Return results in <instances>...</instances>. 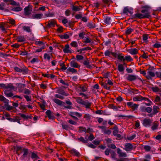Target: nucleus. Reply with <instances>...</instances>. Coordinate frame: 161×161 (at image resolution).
Segmentation results:
<instances>
[{
	"instance_id": "1",
	"label": "nucleus",
	"mask_w": 161,
	"mask_h": 161,
	"mask_svg": "<svg viewBox=\"0 0 161 161\" xmlns=\"http://www.w3.org/2000/svg\"><path fill=\"white\" fill-rule=\"evenodd\" d=\"M150 7L148 6H145L143 9L142 10L141 12L143 14L140 13H136L135 14L133 17L135 18H148L150 16V12L149 10L150 9Z\"/></svg>"
},
{
	"instance_id": "2",
	"label": "nucleus",
	"mask_w": 161,
	"mask_h": 161,
	"mask_svg": "<svg viewBox=\"0 0 161 161\" xmlns=\"http://www.w3.org/2000/svg\"><path fill=\"white\" fill-rule=\"evenodd\" d=\"M127 79L130 81H134L137 79H138L142 81V80L141 77L136 75H129L127 77Z\"/></svg>"
},
{
	"instance_id": "3",
	"label": "nucleus",
	"mask_w": 161,
	"mask_h": 161,
	"mask_svg": "<svg viewBox=\"0 0 161 161\" xmlns=\"http://www.w3.org/2000/svg\"><path fill=\"white\" fill-rule=\"evenodd\" d=\"M69 114L75 120H78V118L76 116L80 117L82 116L81 114L77 112H70L69 113Z\"/></svg>"
},
{
	"instance_id": "4",
	"label": "nucleus",
	"mask_w": 161,
	"mask_h": 161,
	"mask_svg": "<svg viewBox=\"0 0 161 161\" xmlns=\"http://www.w3.org/2000/svg\"><path fill=\"white\" fill-rule=\"evenodd\" d=\"M14 69L15 71L19 72H22L24 74L28 72V69L27 68L25 67L20 68L16 67H14Z\"/></svg>"
},
{
	"instance_id": "5",
	"label": "nucleus",
	"mask_w": 161,
	"mask_h": 161,
	"mask_svg": "<svg viewBox=\"0 0 161 161\" xmlns=\"http://www.w3.org/2000/svg\"><path fill=\"white\" fill-rule=\"evenodd\" d=\"M127 104L128 106L134 110H136L137 109L138 106V104L133 103L132 102H127Z\"/></svg>"
},
{
	"instance_id": "6",
	"label": "nucleus",
	"mask_w": 161,
	"mask_h": 161,
	"mask_svg": "<svg viewBox=\"0 0 161 161\" xmlns=\"http://www.w3.org/2000/svg\"><path fill=\"white\" fill-rule=\"evenodd\" d=\"M151 121L150 119H145L142 122L144 126L146 127H149L151 125Z\"/></svg>"
},
{
	"instance_id": "7",
	"label": "nucleus",
	"mask_w": 161,
	"mask_h": 161,
	"mask_svg": "<svg viewBox=\"0 0 161 161\" xmlns=\"http://www.w3.org/2000/svg\"><path fill=\"white\" fill-rule=\"evenodd\" d=\"M125 147L126 150H135L136 146L132 145L130 143H126L125 144Z\"/></svg>"
},
{
	"instance_id": "8",
	"label": "nucleus",
	"mask_w": 161,
	"mask_h": 161,
	"mask_svg": "<svg viewBox=\"0 0 161 161\" xmlns=\"http://www.w3.org/2000/svg\"><path fill=\"white\" fill-rule=\"evenodd\" d=\"M76 89L79 92H85L87 90V88L85 86L80 85L77 86Z\"/></svg>"
},
{
	"instance_id": "9",
	"label": "nucleus",
	"mask_w": 161,
	"mask_h": 161,
	"mask_svg": "<svg viewBox=\"0 0 161 161\" xmlns=\"http://www.w3.org/2000/svg\"><path fill=\"white\" fill-rule=\"evenodd\" d=\"M19 92H22L23 89L25 87V85L21 83H16V84Z\"/></svg>"
},
{
	"instance_id": "10",
	"label": "nucleus",
	"mask_w": 161,
	"mask_h": 161,
	"mask_svg": "<svg viewBox=\"0 0 161 161\" xmlns=\"http://www.w3.org/2000/svg\"><path fill=\"white\" fill-rule=\"evenodd\" d=\"M148 75H146V77L148 79H151V77H153L155 76V74L152 71L149 70L147 72Z\"/></svg>"
},
{
	"instance_id": "11",
	"label": "nucleus",
	"mask_w": 161,
	"mask_h": 161,
	"mask_svg": "<svg viewBox=\"0 0 161 161\" xmlns=\"http://www.w3.org/2000/svg\"><path fill=\"white\" fill-rule=\"evenodd\" d=\"M11 91H10L8 90H6L4 91V93L5 96L7 97H13L14 96V94L11 92Z\"/></svg>"
},
{
	"instance_id": "12",
	"label": "nucleus",
	"mask_w": 161,
	"mask_h": 161,
	"mask_svg": "<svg viewBox=\"0 0 161 161\" xmlns=\"http://www.w3.org/2000/svg\"><path fill=\"white\" fill-rule=\"evenodd\" d=\"M70 65L71 67L75 68H79L80 65H79L78 63L74 61H72L70 63Z\"/></svg>"
},
{
	"instance_id": "13",
	"label": "nucleus",
	"mask_w": 161,
	"mask_h": 161,
	"mask_svg": "<svg viewBox=\"0 0 161 161\" xmlns=\"http://www.w3.org/2000/svg\"><path fill=\"white\" fill-rule=\"evenodd\" d=\"M14 150L15 151H18V150H21L22 151H27L28 149L22 147L20 146H16L14 147Z\"/></svg>"
},
{
	"instance_id": "14",
	"label": "nucleus",
	"mask_w": 161,
	"mask_h": 161,
	"mask_svg": "<svg viewBox=\"0 0 161 161\" xmlns=\"http://www.w3.org/2000/svg\"><path fill=\"white\" fill-rule=\"evenodd\" d=\"M43 16L42 14H37L32 15V17L35 19H39L42 18Z\"/></svg>"
},
{
	"instance_id": "15",
	"label": "nucleus",
	"mask_w": 161,
	"mask_h": 161,
	"mask_svg": "<svg viewBox=\"0 0 161 161\" xmlns=\"http://www.w3.org/2000/svg\"><path fill=\"white\" fill-rule=\"evenodd\" d=\"M63 51L64 53H71V50L69 49V45L68 44L66 45L65 47L63 49Z\"/></svg>"
},
{
	"instance_id": "16",
	"label": "nucleus",
	"mask_w": 161,
	"mask_h": 161,
	"mask_svg": "<svg viewBox=\"0 0 161 161\" xmlns=\"http://www.w3.org/2000/svg\"><path fill=\"white\" fill-rule=\"evenodd\" d=\"M132 9L131 8L126 7L124 8L123 12L124 13H127L129 12L131 14H133V12L131 11Z\"/></svg>"
},
{
	"instance_id": "17",
	"label": "nucleus",
	"mask_w": 161,
	"mask_h": 161,
	"mask_svg": "<svg viewBox=\"0 0 161 161\" xmlns=\"http://www.w3.org/2000/svg\"><path fill=\"white\" fill-rule=\"evenodd\" d=\"M14 87L13 86L12 84L11 83L6 84V89L10 91H12L14 89Z\"/></svg>"
},
{
	"instance_id": "18",
	"label": "nucleus",
	"mask_w": 161,
	"mask_h": 161,
	"mask_svg": "<svg viewBox=\"0 0 161 161\" xmlns=\"http://www.w3.org/2000/svg\"><path fill=\"white\" fill-rule=\"evenodd\" d=\"M8 120L10 122H17L19 124H20V119H19L18 118V117H16L14 119H12L11 118L10 119L8 118Z\"/></svg>"
},
{
	"instance_id": "19",
	"label": "nucleus",
	"mask_w": 161,
	"mask_h": 161,
	"mask_svg": "<svg viewBox=\"0 0 161 161\" xmlns=\"http://www.w3.org/2000/svg\"><path fill=\"white\" fill-rule=\"evenodd\" d=\"M129 53L132 55H134L137 53V50L136 48H131L128 50Z\"/></svg>"
},
{
	"instance_id": "20",
	"label": "nucleus",
	"mask_w": 161,
	"mask_h": 161,
	"mask_svg": "<svg viewBox=\"0 0 161 161\" xmlns=\"http://www.w3.org/2000/svg\"><path fill=\"white\" fill-rule=\"evenodd\" d=\"M86 108H89L91 106V103L88 102L87 101H84L82 104Z\"/></svg>"
},
{
	"instance_id": "21",
	"label": "nucleus",
	"mask_w": 161,
	"mask_h": 161,
	"mask_svg": "<svg viewBox=\"0 0 161 161\" xmlns=\"http://www.w3.org/2000/svg\"><path fill=\"white\" fill-rule=\"evenodd\" d=\"M72 35V34L68 33L63 35H61L60 37L62 39H67L69 38L70 36Z\"/></svg>"
},
{
	"instance_id": "22",
	"label": "nucleus",
	"mask_w": 161,
	"mask_h": 161,
	"mask_svg": "<svg viewBox=\"0 0 161 161\" xmlns=\"http://www.w3.org/2000/svg\"><path fill=\"white\" fill-rule=\"evenodd\" d=\"M0 100L2 101H3L4 103H5L6 104V106L8 104L9 102L8 100L2 95H0Z\"/></svg>"
},
{
	"instance_id": "23",
	"label": "nucleus",
	"mask_w": 161,
	"mask_h": 161,
	"mask_svg": "<svg viewBox=\"0 0 161 161\" xmlns=\"http://www.w3.org/2000/svg\"><path fill=\"white\" fill-rule=\"evenodd\" d=\"M83 64L86 66L87 68L90 69L92 67V65L90 64V62L88 60H85L83 62Z\"/></svg>"
},
{
	"instance_id": "24",
	"label": "nucleus",
	"mask_w": 161,
	"mask_h": 161,
	"mask_svg": "<svg viewBox=\"0 0 161 161\" xmlns=\"http://www.w3.org/2000/svg\"><path fill=\"white\" fill-rule=\"evenodd\" d=\"M66 72L68 73H69L70 72L76 73L77 70L73 68L69 67L67 69Z\"/></svg>"
},
{
	"instance_id": "25",
	"label": "nucleus",
	"mask_w": 161,
	"mask_h": 161,
	"mask_svg": "<svg viewBox=\"0 0 161 161\" xmlns=\"http://www.w3.org/2000/svg\"><path fill=\"white\" fill-rule=\"evenodd\" d=\"M31 11V8L29 7H26L25 8V13L26 15L30 14Z\"/></svg>"
},
{
	"instance_id": "26",
	"label": "nucleus",
	"mask_w": 161,
	"mask_h": 161,
	"mask_svg": "<svg viewBox=\"0 0 161 161\" xmlns=\"http://www.w3.org/2000/svg\"><path fill=\"white\" fill-rule=\"evenodd\" d=\"M55 24L56 23L54 21L52 20L49 22L47 25L49 27H54Z\"/></svg>"
},
{
	"instance_id": "27",
	"label": "nucleus",
	"mask_w": 161,
	"mask_h": 161,
	"mask_svg": "<svg viewBox=\"0 0 161 161\" xmlns=\"http://www.w3.org/2000/svg\"><path fill=\"white\" fill-rule=\"evenodd\" d=\"M78 140L80 141H81L85 143H87L88 141L87 137V136L85 137V139L82 137H81L79 138Z\"/></svg>"
},
{
	"instance_id": "28",
	"label": "nucleus",
	"mask_w": 161,
	"mask_h": 161,
	"mask_svg": "<svg viewBox=\"0 0 161 161\" xmlns=\"http://www.w3.org/2000/svg\"><path fill=\"white\" fill-rule=\"evenodd\" d=\"M104 22L107 24H110L111 22V18L109 17H107L104 19Z\"/></svg>"
},
{
	"instance_id": "29",
	"label": "nucleus",
	"mask_w": 161,
	"mask_h": 161,
	"mask_svg": "<svg viewBox=\"0 0 161 161\" xmlns=\"http://www.w3.org/2000/svg\"><path fill=\"white\" fill-rule=\"evenodd\" d=\"M118 154H119V158L121 157H126L127 154L125 153H122L121 152H117Z\"/></svg>"
},
{
	"instance_id": "30",
	"label": "nucleus",
	"mask_w": 161,
	"mask_h": 161,
	"mask_svg": "<svg viewBox=\"0 0 161 161\" xmlns=\"http://www.w3.org/2000/svg\"><path fill=\"white\" fill-rule=\"evenodd\" d=\"M53 100L55 103H56L58 105H62L64 103L63 102H62L61 101L57 99H53Z\"/></svg>"
},
{
	"instance_id": "31",
	"label": "nucleus",
	"mask_w": 161,
	"mask_h": 161,
	"mask_svg": "<svg viewBox=\"0 0 161 161\" xmlns=\"http://www.w3.org/2000/svg\"><path fill=\"white\" fill-rule=\"evenodd\" d=\"M71 153L73 156H76L77 157H80L81 156L78 152H71Z\"/></svg>"
},
{
	"instance_id": "32",
	"label": "nucleus",
	"mask_w": 161,
	"mask_h": 161,
	"mask_svg": "<svg viewBox=\"0 0 161 161\" xmlns=\"http://www.w3.org/2000/svg\"><path fill=\"white\" fill-rule=\"evenodd\" d=\"M114 56H115L116 57L118 58L119 59L121 60H124V57L121 54H115L114 55Z\"/></svg>"
},
{
	"instance_id": "33",
	"label": "nucleus",
	"mask_w": 161,
	"mask_h": 161,
	"mask_svg": "<svg viewBox=\"0 0 161 161\" xmlns=\"http://www.w3.org/2000/svg\"><path fill=\"white\" fill-rule=\"evenodd\" d=\"M110 153L111 157L113 159L116 160L117 158H116L117 154L115 152H110Z\"/></svg>"
},
{
	"instance_id": "34",
	"label": "nucleus",
	"mask_w": 161,
	"mask_h": 161,
	"mask_svg": "<svg viewBox=\"0 0 161 161\" xmlns=\"http://www.w3.org/2000/svg\"><path fill=\"white\" fill-rule=\"evenodd\" d=\"M31 158L32 159L35 158L36 160L40 158L39 157H38L36 154L34 152H32L31 153Z\"/></svg>"
},
{
	"instance_id": "35",
	"label": "nucleus",
	"mask_w": 161,
	"mask_h": 161,
	"mask_svg": "<svg viewBox=\"0 0 161 161\" xmlns=\"http://www.w3.org/2000/svg\"><path fill=\"white\" fill-rule=\"evenodd\" d=\"M113 129L114 131L113 133L114 135H117L119 132L118 128L116 126H115L114 127Z\"/></svg>"
},
{
	"instance_id": "36",
	"label": "nucleus",
	"mask_w": 161,
	"mask_h": 161,
	"mask_svg": "<svg viewBox=\"0 0 161 161\" xmlns=\"http://www.w3.org/2000/svg\"><path fill=\"white\" fill-rule=\"evenodd\" d=\"M143 97L141 96L133 98V100L134 101H141L143 100Z\"/></svg>"
},
{
	"instance_id": "37",
	"label": "nucleus",
	"mask_w": 161,
	"mask_h": 161,
	"mask_svg": "<svg viewBox=\"0 0 161 161\" xmlns=\"http://www.w3.org/2000/svg\"><path fill=\"white\" fill-rule=\"evenodd\" d=\"M23 30L25 31H26L28 32H31V29L30 27L29 26H24L23 27Z\"/></svg>"
},
{
	"instance_id": "38",
	"label": "nucleus",
	"mask_w": 161,
	"mask_h": 161,
	"mask_svg": "<svg viewBox=\"0 0 161 161\" xmlns=\"http://www.w3.org/2000/svg\"><path fill=\"white\" fill-rule=\"evenodd\" d=\"M133 29L130 28L128 27L127 28L125 31V33L127 35L130 34L133 31Z\"/></svg>"
},
{
	"instance_id": "39",
	"label": "nucleus",
	"mask_w": 161,
	"mask_h": 161,
	"mask_svg": "<svg viewBox=\"0 0 161 161\" xmlns=\"http://www.w3.org/2000/svg\"><path fill=\"white\" fill-rule=\"evenodd\" d=\"M118 69L119 71L120 72H122L123 71L124 69L123 65L122 64H119L118 66Z\"/></svg>"
},
{
	"instance_id": "40",
	"label": "nucleus",
	"mask_w": 161,
	"mask_h": 161,
	"mask_svg": "<svg viewBox=\"0 0 161 161\" xmlns=\"http://www.w3.org/2000/svg\"><path fill=\"white\" fill-rule=\"evenodd\" d=\"M44 58L48 61L50 60L51 57L50 56L47 54L45 53L44 56Z\"/></svg>"
},
{
	"instance_id": "41",
	"label": "nucleus",
	"mask_w": 161,
	"mask_h": 161,
	"mask_svg": "<svg viewBox=\"0 0 161 161\" xmlns=\"http://www.w3.org/2000/svg\"><path fill=\"white\" fill-rule=\"evenodd\" d=\"M72 9L75 11H77L80 10V7L78 6H73Z\"/></svg>"
},
{
	"instance_id": "42",
	"label": "nucleus",
	"mask_w": 161,
	"mask_h": 161,
	"mask_svg": "<svg viewBox=\"0 0 161 161\" xmlns=\"http://www.w3.org/2000/svg\"><path fill=\"white\" fill-rule=\"evenodd\" d=\"M19 115L25 119H28L30 118H31L30 116L25 115L24 114H22L21 113H19Z\"/></svg>"
},
{
	"instance_id": "43",
	"label": "nucleus",
	"mask_w": 161,
	"mask_h": 161,
	"mask_svg": "<svg viewBox=\"0 0 161 161\" xmlns=\"http://www.w3.org/2000/svg\"><path fill=\"white\" fill-rule=\"evenodd\" d=\"M25 41V39L23 36H19L18 37V42H23Z\"/></svg>"
},
{
	"instance_id": "44",
	"label": "nucleus",
	"mask_w": 161,
	"mask_h": 161,
	"mask_svg": "<svg viewBox=\"0 0 161 161\" xmlns=\"http://www.w3.org/2000/svg\"><path fill=\"white\" fill-rule=\"evenodd\" d=\"M87 26L90 28H93L95 27V25L93 23H90L87 24Z\"/></svg>"
},
{
	"instance_id": "45",
	"label": "nucleus",
	"mask_w": 161,
	"mask_h": 161,
	"mask_svg": "<svg viewBox=\"0 0 161 161\" xmlns=\"http://www.w3.org/2000/svg\"><path fill=\"white\" fill-rule=\"evenodd\" d=\"M12 10L14 11L18 12L22 10V8L20 7H16L13 8Z\"/></svg>"
},
{
	"instance_id": "46",
	"label": "nucleus",
	"mask_w": 161,
	"mask_h": 161,
	"mask_svg": "<svg viewBox=\"0 0 161 161\" xmlns=\"http://www.w3.org/2000/svg\"><path fill=\"white\" fill-rule=\"evenodd\" d=\"M70 45L74 47H77L78 46V44L76 41H73L70 43Z\"/></svg>"
},
{
	"instance_id": "47",
	"label": "nucleus",
	"mask_w": 161,
	"mask_h": 161,
	"mask_svg": "<svg viewBox=\"0 0 161 161\" xmlns=\"http://www.w3.org/2000/svg\"><path fill=\"white\" fill-rule=\"evenodd\" d=\"M158 108H159L157 106H153V112H154V114H157L158 112L157 110Z\"/></svg>"
},
{
	"instance_id": "48",
	"label": "nucleus",
	"mask_w": 161,
	"mask_h": 161,
	"mask_svg": "<svg viewBox=\"0 0 161 161\" xmlns=\"http://www.w3.org/2000/svg\"><path fill=\"white\" fill-rule=\"evenodd\" d=\"M84 101L80 97H78L76 99L77 102L80 104H82Z\"/></svg>"
},
{
	"instance_id": "49",
	"label": "nucleus",
	"mask_w": 161,
	"mask_h": 161,
	"mask_svg": "<svg viewBox=\"0 0 161 161\" xmlns=\"http://www.w3.org/2000/svg\"><path fill=\"white\" fill-rule=\"evenodd\" d=\"M136 137V135L133 134L132 135L130 136L127 137V139L129 140H133L134 138Z\"/></svg>"
},
{
	"instance_id": "50",
	"label": "nucleus",
	"mask_w": 161,
	"mask_h": 161,
	"mask_svg": "<svg viewBox=\"0 0 161 161\" xmlns=\"http://www.w3.org/2000/svg\"><path fill=\"white\" fill-rule=\"evenodd\" d=\"M76 58L77 61H79L80 60H81L83 59V57L80 55H77L76 56Z\"/></svg>"
},
{
	"instance_id": "51",
	"label": "nucleus",
	"mask_w": 161,
	"mask_h": 161,
	"mask_svg": "<svg viewBox=\"0 0 161 161\" xmlns=\"http://www.w3.org/2000/svg\"><path fill=\"white\" fill-rule=\"evenodd\" d=\"M158 125L157 124H154L151 127L152 129L153 130H154L157 129L158 127Z\"/></svg>"
},
{
	"instance_id": "52",
	"label": "nucleus",
	"mask_w": 161,
	"mask_h": 161,
	"mask_svg": "<svg viewBox=\"0 0 161 161\" xmlns=\"http://www.w3.org/2000/svg\"><path fill=\"white\" fill-rule=\"evenodd\" d=\"M84 117L87 120L91 118V115L89 114H85L84 116Z\"/></svg>"
},
{
	"instance_id": "53",
	"label": "nucleus",
	"mask_w": 161,
	"mask_h": 161,
	"mask_svg": "<svg viewBox=\"0 0 161 161\" xmlns=\"http://www.w3.org/2000/svg\"><path fill=\"white\" fill-rule=\"evenodd\" d=\"M68 122L69 123L72 125H76L77 123V122L72 119L69 120Z\"/></svg>"
},
{
	"instance_id": "54",
	"label": "nucleus",
	"mask_w": 161,
	"mask_h": 161,
	"mask_svg": "<svg viewBox=\"0 0 161 161\" xmlns=\"http://www.w3.org/2000/svg\"><path fill=\"white\" fill-rule=\"evenodd\" d=\"M155 75L157 77L161 78V72L157 71L155 73Z\"/></svg>"
},
{
	"instance_id": "55",
	"label": "nucleus",
	"mask_w": 161,
	"mask_h": 161,
	"mask_svg": "<svg viewBox=\"0 0 161 161\" xmlns=\"http://www.w3.org/2000/svg\"><path fill=\"white\" fill-rule=\"evenodd\" d=\"M92 42V40L88 38H86L84 40V42L86 43H89Z\"/></svg>"
},
{
	"instance_id": "56",
	"label": "nucleus",
	"mask_w": 161,
	"mask_h": 161,
	"mask_svg": "<svg viewBox=\"0 0 161 161\" xmlns=\"http://www.w3.org/2000/svg\"><path fill=\"white\" fill-rule=\"evenodd\" d=\"M153 47H154L158 48L161 47V45L158 43H156L153 45Z\"/></svg>"
},
{
	"instance_id": "57",
	"label": "nucleus",
	"mask_w": 161,
	"mask_h": 161,
	"mask_svg": "<svg viewBox=\"0 0 161 161\" xmlns=\"http://www.w3.org/2000/svg\"><path fill=\"white\" fill-rule=\"evenodd\" d=\"M145 110L148 113H151L152 111V108L149 107L146 108Z\"/></svg>"
},
{
	"instance_id": "58",
	"label": "nucleus",
	"mask_w": 161,
	"mask_h": 161,
	"mask_svg": "<svg viewBox=\"0 0 161 161\" xmlns=\"http://www.w3.org/2000/svg\"><path fill=\"white\" fill-rule=\"evenodd\" d=\"M5 4L2 3L0 4V10H4L5 9Z\"/></svg>"
},
{
	"instance_id": "59",
	"label": "nucleus",
	"mask_w": 161,
	"mask_h": 161,
	"mask_svg": "<svg viewBox=\"0 0 161 161\" xmlns=\"http://www.w3.org/2000/svg\"><path fill=\"white\" fill-rule=\"evenodd\" d=\"M125 59L128 61H131L132 60V58L130 56H126L125 58Z\"/></svg>"
},
{
	"instance_id": "60",
	"label": "nucleus",
	"mask_w": 161,
	"mask_h": 161,
	"mask_svg": "<svg viewBox=\"0 0 161 161\" xmlns=\"http://www.w3.org/2000/svg\"><path fill=\"white\" fill-rule=\"evenodd\" d=\"M84 35L85 33L83 32H82L79 33V36L80 38L82 39L84 38Z\"/></svg>"
},
{
	"instance_id": "61",
	"label": "nucleus",
	"mask_w": 161,
	"mask_h": 161,
	"mask_svg": "<svg viewBox=\"0 0 161 161\" xmlns=\"http://www.w3.org/2000/svg\"><path fill=\"white\" fill-rule=\"evenodd\" d=\"M86 50V48H83L77 50V51L78 52H79L80 54H82V51H83Z\"/></svg>"
},
{
	"instance_id": "62",
	"label": "nucleus",
	"mask_w": 161,
	"mask_h": 161,
	"mask_svg": "<svg viewBox=\"0 0 161 161\" xmlns=\"http://www.w3.org/2000/svg\"><path fill=\"white\" fill-rule=\"evenodd\" d=\"M144 148L145 150H146L147 151H148L150 150H152V149H151L150 147L149 146H144Z\"/></svg>"
},
{
	"instance_id": "63",
	"label": "nucleus",
	"mask_w": 161,
	"mask_h": 161,
	"mask_svg": "<svg viewBox=\"0 0 161 161\" xmlns=\"http://www.w3.org/2000/svg\"><path fill=\"white\" fill-rule=\"evenodd\" d=\"M148 39V36L147 35H145L143 36V40L144 41H147Z\"/></svg>"
},
{
	"instance_id": "64",
	"label": "nucleus",
	"mask_w": 161,
	"mask_h": 161,
	"mask_svg": "<svg viewBox=\"0 0 161 161\" xmlns=\"http://www.w3.org/2000/svg\"><path fill=\"white\" fill-rule=\"evenodd\" d=\"M105 141L108 143H111L112 140L111 139L108 138H107L105 139Z\"/></svg>"
}]
</instances>
